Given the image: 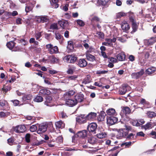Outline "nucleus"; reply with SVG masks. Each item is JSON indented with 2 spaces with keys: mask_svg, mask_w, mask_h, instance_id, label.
<instances>
[{
  "mask_svg": "<svg viewBox=\"0 0 156 156\" xmlns=\"http://www.w3.org/2000/svg\"><path fill=\"white\" fill-rule=\"evenodd\" d=\"M47 129V126L44 123L37 124V132L38 134H42L45 132Z\"/></svg>",
  "mask_w": 156,
  "mask_h": 156,
  "instance_id": "nucleus-1",
  "label": "nucleus"
},
{
  "mask_svg": "<svg viewBox=\"0 0 156 156\" xmlns=\"http://www.w3.org/2000/svg\"><path fill=\"white\" fill-rule=\"evenodd\" d=\"M77 59V57L74 55H68L64 57V59L68 63H73Z\"/></svg>",
  "mask_w": 156,
  "mask_h": 156,
  "instance_id": "nucleus-2",
  "label": "nucleus"
},
{
  "mask_svg": "<svg viewBox=\"0 0 156 156\" xmlns=\"http://www.w3.org/2000/svg\"><path fill=\"white\" fill-rule=\"evenodd\" d=\"M46 46L47 48L51 54L57 53L58 52V48L56 46H54L53 45L49 44L47 45Z\"/></svg>",
  "mask_w": 156,
  "mask_h": 156,
  "instance_id": "nucleus-3",
  "label": "nucleus"
},
{
  "mask_svg": "<svg viewBox=\"0 0 156 156\" xmlns=\"http://www.w3.org/2000/svg\"><path fill=\"white\" fill-rule=\"evenodd\" d=\"M93 50V48L90 47L89 49L87 50L85 53L86 58L88 60L93 61L95 59V58L94 56L89 53L91 52Z\"/></svg>",
  "mask_w": 156,
  "mask_h": 156,
  "instance_id": "nucleus-4",
  "label": "nucleus"
},
{
  "mask_svg": "<svg viewBox=\"0 0 156 156\" xmlns=\"http://www.w3.org/2000/svg\"><path fill=\"white\" fill-rule=\"evenodd\" d=\"M14 131L17 133H23L26 130V128L23 125H20L14 128Z\"/></svg>",
  "mask_w": 156,
  "mask_h": 156,
  "instance_id": "nucleus-5",
  "label": "nucleus"
},
{
  "mask_svg": "<svg viewBox=\"0 0 156 156\" xmlns=\"http://www.w3.org/2000/svg\"><path fill=\"white\" fill-rule=\"evenodd\" d=\"M58 24L60 27L63 29H66L69 26V24L67 21L62 20L58 22Z\"/></svg>",
  "mask_w": 156,
  "mask_h": 156,
  "instance_id": "nucleus-6",
  "label": "nucleus"
},
{
  "mask_svg": "<svg viewBox=\"0 0 156 156\" xmlns=\"http://www.w3.org/2000/svg\"><path fill=\"white\" fill-rule=\"evenodd\" d=\"M144 70L141 69L140 71L137 73H132L131 76L132 78L135 79H138L141 77L144 73Z\"/></svg>",
  "mask_w": 156,
  "mask_h": 156,
  "instance_id": "nucleus-7",
  "label": "nucleus"
},
{
  "mask_svg": "<svg viewBox=\"0 0 156 156\" xmlns=\"http://www.w3.org/2000/svg\"><path fill=\"white\" fill-rule=\"evenodd\" d=\"M121 27L124 32H127L130 29L129 24L126 21H123L121 24Z\"/></svg>",
  "mask_w": 156,
  "mask_h": 156,
  "instance_id": "nucleus-8",
  "label": "nucleus"
},
{
  "mask_svg": "<svg viewBox=\"0 0 156 156\" xmlns=\"http://www.w3.org/2000/svg\"><path fill=\"white\" fill-rule=\"evenodd\" d=\"M44 104L46 106L49 107L53 106L54 104L51 97L49 96H46V101L44 102Z\"/></svg>",
  "mask_w": 156,
  "mask_h": 156,
  "instance_id": "nucleus-9",
  "label": "nucleus"
},
{
  "mask_svg": "<svg viewBox=\"0 0 156 156\" xmlns=\"http://www.w3.org/2000/svg\"><path fill=\"white\" fill-rule=\"evenodd\" d=\"M118 133L120 137L124 138H125L128 133V131L125 128L120 129L118 131Z\"/></svg>",
  "mask_w": 156,
  "mask_h": 156,
  "instance_id": "nucleus-10",
  "label": "nucleus"
},
{
  "mask_svg": "<svg viewBox=\"0 0 156 156\" xmlns=\"http://www.w3.org/2000/svg\"><path fill=\"white\" fill-rule=\"evenodd\" d=\"M76 121L80 123H82L86 122V116L85 115H81L77 116L76 118Z\"/></svg>",
  "mask_w": 156,
  "mask_h": 156,
  "instance_id": "nucleus-11",
  "label": "nucleus"
},
{
  "mask_svg": "<svg viewBox=\"0 0 156 156\" xmlns=\"http://www.w3.org/2000/svg\"><path fill=\"white\" fill-rule=\"evenodd\" d=\"M97 128V125L95 123H90L87 126V129L89 132H94Z\"/></svg>",
  "mask_w": 156,
  "mask_h": 156,
  "instance_id": "nucleus-12",
  "label": "nucleus"
},
{
  "mask_svg": "<svg viewBox=\"0 0 156 156\" xmlns=\"http://www.w3.org/2000/svg\"><path fill=\"white\" fill-rule=\"evenodd\" d=\"M156 41V37H151L149 39L146 40L144 41L145 45H150L152 44Z\"/></svg>",
  "mask_w": 156,
  "mask_h": 156,
  "instance_id": "nucleus-13",
  "label": "nucleus"
},
{
  "mask_svg": "<svg viewBox=\"0 0 156 156\" xmlns=\"http://www.w3.org/2000/svg\"><path fill=\"white\" fill-rule=\"evenodd\" d=\"M118 121V119L115 117H110L107 119V121L108 124L113 125L115 124Z\"/></svg>",
  "mask_w": 156,
  "mask_h": 156,
  "instance_id": "nucleus-14",
  "label": "nucleus"
},
{
  "mask_svg": "<svg viewBox=\"0 0 156 156\" xmlns=\"http://www.w3.org/2000/svg\"><path fill=\"white\" fill-rule=\"evenodd\" d=\"M74 99L77 104L78 102H80L83 101L84 95L82 94H78L75 96Z\"/></svg>",
  "mask_w": 156,
  "mask_h": 156,
  "instance_id": "nucleus-15",
  "label": "nucleus"
},
{
  "mask_svg": "<svg viewBox=\"0 0 156 156\" xmlns=\"http://www.w3.org/2000/svg\"><path fill=\"white\" fill-rule=\"evenodd\" d=\"M36 21L38 23L46 22L48 21V19L46 16H40L36 17Z\"/></svg>",
  "mask_w": 156,
  "mask_h": 156,
  "instance_id": "nucleus-16",
  "label": "nucleus"
},
{
  "mask_svg": "<svg viewBox=\"0 0 156 156\" xmlns=\"http://www.w3.org/2000/svg\"><path fill=\"white\" fill-rule=\"evenodd\" d=\"M87 62L84 58L80 59L78 61V65L80 67H84L87 65Z\"/></svg>",
  "mask_w": 156,
  "mask_h": 156,
  "instance_id": "nucleus-17",
  "label": "nucleus"
},
{
  "mask_svg": "<svg viewBox=\"0 0 156 156\" xmlns=\"http://www.w3.org/2000/svg\"><path fill=\"white\" fill-rule=\"evenodd\" d=\"M51 92L49 90L45 88H43L41 89L39 91V93L43 95H46L47 96H49Z\"/></svg>",
  "mask_w": 156,
  "mask_h": 156,
  "instance_id": "nucleus-18",
  "label": "nucleus"
},
{
  "mask_svg": "<svg viewBox=\"0 0 156 156\" xmlns=\"http://www.w3.org/2000/svg\"><path fill=\"white\" fill-rule=\"evenodd\" d=\"M97 116V113L95 112H91L86 116V119L92 120L95 119Z\"/></svg>",
  "mask_w": 156,
  "mask_h": 156,
  "instance_id": "nucleus-19",
  "label": "nucleus"
},
{
  "mask_svg": "<svg viewBox=\"0 0 156 156\" xmlns=\"http://www.w3.org/2000/svg\"><path fill=\"white\" fill-rule=\"evenodd\" d=\"M130 112V108L128 107H124L120 113V115L121 116H123L124 114H129Z\"/></svg>",
  "mask_w": 156,
  "mask_h": 156,
  "instance_id": "nucleus-20",
  "label": "nucleus"
},
{
  "mask_svg": "<svg viewBox=\"0 0 156 156\" xmlns=\"http://www.w3.org/2000/svg\"><path fill=\"white\" fill-rule=\"evenodd\" d=\"M32 98V96L30 94L25 95L23 97L22 99L24 103H26L29 102Z\"/></svg>",
  "mask_w": 156,
  "mask_h": 156,
  "instance_id": "nucleus-21",
  "label": "nucleus"
},
{
  "mask_svg": "<svg viewBox=\"0 0 156 156\" xmlns=\"http://www.w3.org/2000/svg\"><path fill=\"white\" fill-rule=\"evenodd\" d=\"M77 136L80 138H84L87 136V131L84 130L78 132L77 134Z\"/></svg>",
  "mask_w": 156,
  "mask_h": 156,
  "instance_id": "nucleus-22",
  "label": "nucleus"
},
{
  "mask_svg": "<svg viewBox=\"0 0 156 156\" xmlns=\"http://www.w3.org/2000/svg\"><path fill=\"white\" fill-rule=\"evenodd\" d=\"M129 87L126 85H123L119 90L120 94L122 95L124 94L126 92L127 89Z\"/></svg>",
  "mask_w": 156,
  "mask_h": 156,
  "instance_id": "nucleus-23",
  "label": "nucleus"
},
{
  "mask_svg": "<svg viewBox=\"0 0 156 156\" xmlns=\"http://www.w3.org/2000/svg\"><path fill=\"white\" fill-rule=\"evenodd\" d=\"M66 104L69 106H73L76 104V102L75 100L71 99H68L66 101Z\"/></svg>",
  "mask_w": 156,
  "mask_h": 156,
  "instance_id": "nucleus-24",
  "label": "nucleus"
},
{
  "mask_svg": "<svg viewBox=\"0 0 156 156\" xmlns=\"http://www.w3.org/2000/svg\"><path fill=\"white\" fill-rule=\"evenodd\" d=\"M156 71V68L154 67H151L148 68L146 70V73L148 75H150L154 73Z\"/></svg>",
  "mask_w": 156,
  "mask_h": 156,
  "instance_id": "nucleus-25",
  "label": "nucleus"
},
{
  "mask_svg": "<svg viewBox=\"0 0 156 156\" xmlns=\"http://www.w3.org/2000/svg\"><path fill=\"white\" fill-rule=\"evenodd\" d=\"M106 113L108 115L114 116L115 115L116 112L115 109L110 108L106 111Z\"/></svg>",
  "mask_w": 156,
  "mask_h": 156,
  "instance_id": "nucleus-26",
  "label": "nucleus"
},
{
  "mask_svg": "<svg viewBox=\"0 0 156 156\" xmlns=\"http://www.w3.org/2000/svg\"><path fill=\"white\" fill-rule=\"evenodd\" d=\"M116 38L113 37L112 39L107 38L105 39V41L108 43L109 46H112L113 45V43H115L116 41Z\"/></svg>",
  "mask_w": 156,
  "mask_h": 156,
  "instance_id": "nucleus-27",
  "label": "nucleus"
},
{
  "mask_svg": "<svg viewBox=\"0 0 156 156\" xmlns=\"http://www.w3.org/2000/svg\"><path fill=\"white\" fill-rule=\"evenodd\" d=\"M117 58L119 61H123L125 58V55L123 52L120 53L117 55Z\"/></svg>",
  "mask_w": 156,
  "mask_h": 156,
  "instance_id": "nucleus-28",
  "label": "nucleus"
},
{
  "mask_svg": "<svg viewBox=\"0 0 156 156\" xmlns=\"http://www.w3.org/2000/svg\"><path fill=\"white\" fill-rule=\"evenodd\" d=\"M58 0H51L50 1L51 4L53 8H57L59 6V5L58 3Z\"/></svg>",
  "mask_w": 156,
  "mask_h": 156,
  "instance_id": "nucleus-29",
  "label": "nucleus"
},
{
  "mask_svg": "<svg viewBox=\"0 0 156 156\" xmlns=\"http://www.w3.org/2000/svg\"><path fill=\"white\" fill-rule=\"evenodd\" d=\"M55 125L56 127L59 128H62L65 126L64 123L61 121L56 122Z\"/></svg>",
  "mask_w": 156,
  "mask_h": 156,
  "instance_id": "nucleus-30",
  "label": "nucleus"
},
{
  "mask_svg": "<svg viewBox=\"0 0 156 156\" xmlns=\"http://www.w3.org/2000/svg\"><path fill=\"white\" fill-rule=\"evenodd\" d=\"M131 23L133 30L131 32V33H133L137 30L138 28V26L136 21L132 22Z\"/></svg>",
  "mask_w": 156,
  "mask_h": 156,
  "instance_id": "nucleus-31",
  "label": "nucleus"
},
{
  "mask_svg": "<svg viewBox=\"0 0 156 156\" xmlns=\"http://www.w3.org/2000/svg\"><path fill=\"white\" fill-rule=\"evenodd\" d=\"M129 17L130 22L135 21V16L134 13L131 12H129Z\"/></svg>",
  "mask_w": 156,
  "mask_h": 156,
  "instance_id": "nucleus-32",
  "label": "nucleus"
},
{
  "mask_svg": "<svg viewBox=\"0 0 156 156\" xmlns=\"http://www.w3.org/2000/svg\"><path fill=\"white\" fill-rule=\"evenodd\" d=\"M90 76L89 75H87L83 80L82 83L86 84L90 82Z\"/></svg>",
  "mask_w": 156,
  "mask_h": 156,
  "instance_id": "nucleus-33",
  "label": "nucleus"
},
{
  "mask_svg": "<svg viewBox=\"0 0 156 156\" xmlns=\"http://www.w3.org/2000/svg\"><path fill=\"white\" fill-rule=\"evenodd\" d=\"M10 115V113L9 112H4L2 111L0 112V118H5Z\"/></svg>",
  "mask_w": 156,
  "mask_h": 156,
  "instance_id": "nucleus-34",
  "label": "nucleus"
},
{
  "mask_svg": "<svg viewBox=\"0 0 156 156\" xmlns=\"http://www.w3.org/2000/svg\"><path fill=\"white\" fill-rule=\"evenodd\" d=\"M144 127L145 129H151L152 127H153V124L151 122H149L146 124L144 125Z\"/></svg>",
  "mask_w": 156,
  "mask_h": 156,
  "instance_id": "nucleus-35",
  "label": "nucleus"
},
{
  "mask_svg": "<svg viewBox=\"0 0 156 156\" xmlns=\"http://www.w3.org/2000/svg\"><path fill=\"white\" fill-rule=\"evenodd\" d=\"M88 142L91 144H94L97 142V139L96 138L92 137L89 138L88 140Z\"/></svg>",
  "mask_w": 156,
  "mask_h": 156,
  "instance_id": "nucleus-36",
  "label": "nucleus"
},
{
  "mask_svg": "<svg viewBox=\"0 0 156 156\" xmlns=\"http://www.w3.org/2000/svg\"><path fill=\"white\" fill-rule=\"evenodd\" d=\"M147 115L149 118H152L156 116V113L153 112L148 111L147 112Z\"/></svg>",
  "mask_w": 156,
  "mask_h": 156,
  "instance_id": "nucleus-37",
  "label": "nucleus"
},
{
  "mask_svg": "<svg viewBox=\"0 0 156 156\" xmlns=\"http://www.w3.org/2000/svg\"><path fill=\"white\" fill-rule=\"evenodd\" d=\"M76 69V67L73 66H72L70 67L68 69L67 73L69 74H73L74 70H75Z\"/></svg>",
  "mask_w": 156,
  "mask_h": 156,
  "instance_id": "nucleus-38",
  "label": "nucleus"
},
{
  "mask_svg": "<svg viewBox=\"0 0 156 156\" xmlns=\"http://www.w3.org/2000/svg\"><path fill=\"white\" fill-rule=\"evenodd\" d=\"M68 45L67 48L69 50H72L74 48V46L73 44V42L72 41H69L68 42Z\"/></svg>",
  "mask_w": 156,
  "mask_h": 156,
  "instance_id": "nucleus-39",
  "label": "nucleus"
},
{
  "mask_svg": "<svg viewBox=\"0 0 156 156\" xmlns=\"http://www.w3.org/2000/svg\"><path fill=\"white\" fill-rule=\"evenodd\" d=\"M106 136V134L105 132H101L97 134V136L100 139L105 138Z\"/></svg>",
  "mask_w": 156,
  "mask_h": 156,
  "instance_id": "nucleus-40",
  "label": "nucleus"
},
{
  "mask_svg": "<svg viewBox=\"0 0 156 156\" xmlns=\"http://www.w3.org/2000/svg\"><path fill=\"white\" fill-rule=\"evenodd\" d=\"M43 100V98L40 96H37L34 99V101L36 102H42Z\"/></svg>",
  "mask_w": 156,
  "mask_h": 156,
  "instance_id": "nucleus-41",
  "label": "nucleus"
},
{
  "mask_svg": "<svg viewBox=\"0 0 156 156\" xmlns=\"http://www.w3.org/2000/svg\"><path fill=\"white\" fill-rule=\"evenodd\" d=\"M15 44L13 41H10L7 44V47L10 49H12L14 47Z\"/></svg>",
  "mask_w": 156,
  "mask_h": 156,
  "instance_id": "nucleus-42",
  "label": "nucleus"
},
{
  "mask_svg": "<svg viewBox=\"0 0 156 156\" xmlns=\"http://www.w3.org/2000/svg\"><path fill=\"white\" fill-rule=\"evenodd\" d=\"M50 60L51 63H58L59 59L58 58L52 56L50 58Z\"/></svg>",
  "mask_w": 156,
  "mask_h": 156,
  "instance_id": "nucleus-43",
  "label": "nucleus"
},
{
  "mask_svg": "<svg viewBox=\"0 0 156 156\" xmlns=\"http://www.w3.org/2000/svg\"><path fill=\"white\" fill-rule=\"evenodd\" d=\"M127 37L126 35H124L123 37H119L118 40L122 43L125 42L127 40Z\"/></svg>",
  "mask_w": 156,
  "mask_h": 156,
  "instance_id": "nucleus-44",
  "label": "nucleus"
},
{
  "mask_svg": "<svg viewBox=\"0 0 156 156\" xmlns=\"http://www.w3.org/2000/svg\"><path fill=\"white\" fill-rule=\"evenodd\" d=\"M30 130L31 132H34L37 130V124L36 125H33L30 128Z\"/></svg>",
  "mask_w": 156,
  "mask_h": 156,
  "instance_id": "nucleus-45",
  "label": "nucleus"
},
{
  "mask_svg": "<svg viewBox=\"0 0 156 156\" xmlns=\"http://www.w3.org/2000/svg\"><path fill=\"white\" fill-rule=\"evenodd\" d=\"M77 23L80 27H83L85 25L84 22L81 20H76Z\"/></svg>",
  "mask_w": 156,
  "mask_h": 156,
  "instance_id": "nucleus-46",
  "label": "nucleus"
},
{
  "mask_svg": "<svg viewBox=\"0 0 156 156\" xmlns=\"http://www.w3.org/2000/svg\"><path fill=\"white\" fill-rule=\"evenodd\" d=\"M8 104V102L5 100H0V105L2 107L7 105Z\"/></svg>",
  "mask_w": 156,
  "mask_h": 156,
  "instance_id": "nucleus-47",
  "label": "nucleus"
},
{
  "mask_svg": "<svg viewBox=\"0 0 156 156\" xmlns=\"http://www.w3.org/2000/svg\"><path fill=\"white\" fill-rule=\"evenodd\" d=\"M109 0H98V2L99 5H104L107 3Z\"/></svg>",
  "mask_w": 156,
  "mask_h": 156,
  "instance_id": "nucleus-48",
  "label": "nucleus"
},
{
  "mask_svg": "<svg viewBox=\"0 0 156 156\" xmlns=\"http://www.w3.org/2000/svg\"><path fill=\"white\" fill-rule=\"evenodd\" d=\"M33 7V6H30V5H27L25 8V11L27 12H29L31 11Z\"/></svg>",
  "mask_w": 156,
  "mask_h": 156,
  "instance_id": "nucleus-49",
  "label": "nucleus"
},
{
  "mask_svg": "<svg viewBox=\"0 0 156 156\" xmlns=\"http://www.w3.org/2000/svg\"><path fill=\"white\" fill-rule=\"evenodd\" d=\"M89 19L92 22L94 21L98 22L100 20L99 18L97 16H94L93 17H90Z\"/></svg>",
  "mask_w": 156,
  "mask_h": 156,
  "instance_id": "nucleus-50",
  "label": "nucleus"
},
{
  "mask_svg": "<svg viewBox=\"0 0 156 156\" xmlns=\"http://www.w3.org/2000/svg\"><path fill=\"white\" fill-rule=\"evenodd\" d=\"M135 142L134 141H133L132 142H126L124 143H123L121 144V146H123L124 145H125L126 147H128L129 146L131 145L132 144H133Z\"/></svg>",
  "mask_w": 156,
  "mask_h": 156,
  "instance_id": "nucleus-51",
  "label": "nucleus"
},
{
  "mask_svg": "<svg viewBox=\"0 0 156 156\" xmlns=\"http://www.w3.org/2000/svg\"><path fill=\"white\" fill-rule=\"evenodd\" d=\"M126 15V13L123 12H119L117 13L116 14V17L117 18H119L125 16Z\"/></svg>",
  "mask_w": 156,
  "mask_h": 156,
  "instance_id": "nucleus-52",
  "label": "nucleus"
},
{
  "mask_svg": "<svg viewBox=\"0 0 156 156\" xmlns=\"http://www.w3.org/2000/svg\"><path fill=\"white\" fill-rule=\"evenodd\" d=\"M140 103L141 104L143 105L149 104V102L146 101L144 98H142L140 101Z\"/></svg>",
  "mask_w": 156,
  "mask_h": 156,
  "instance_id": "nucleus-53",
  "label": "nucleus"
},
{
  "mask_svg": "<svg viewBox=\"0 0 156 156\" xmlns=\"http://www.w3.org/2000/svg\"><path fill=\"white\" fill-rule=\"evenodd\" d=\"M134 134L133 133H130L128 135V134L125 138L129 140H131L134 138Z\"/></svg>",
  "mask_w": 156,
  "mask_h": 156,
  "instance_id": "nucleus-54",
  "label": "nucleus"
},
{
  "mask_svg": "<svg viewBox=\"0 0 156 156\" xmlns=\"http://www.w3.org/2000/svg\"><path fill=\"white\" fill-rule=\"evenodd\" d=\"M63 97L65 100L67 101L70 97V96L66 92L63 95Z\"/></svg>",
  "mask_w": 156,
  "mask_h": 156,
  "instance_id": "nucleus-55",
  "label": "nucleus"
},
{
  "mask_svg": "<svg viewBox=\"0 0 156 156\" xmlns=\"http://www.w3.org/2000/svg\"><path fill=\"white\" fill-rule=\"evenodd\" d=\"M50 28L51 29H56L58 28V26L56 24L54 23L51 25Z\"/></svg>",
  "mask_w": 156,
  "mask_h": 156,
  "instance_id": "nucleus-56",
  "label": "nucleus"
},
{
  "mask_svg": "<svg viewBox=\"0 0 156 156\" xmlns=\"http://www.w3.org/2000/svg\"><path fill=\"white\" fill-rule=\"evenodd\" d=\"M30 135L29 133L26 134L25 136V139L26 142L29 143L30 142Z\"/></svg>",
  "mask_w": 156,
  "mask_h": 156,
  "instance_id": "nucleus-57",
  "label": "nucleus"
},
{
  "mask_svg": "<svg viewBox=\"0 0 156 156\" xmlns=\"http://www.w3.org/2000/svg\"><path fill=\"white\" fill-rule=\"evenodd\" d=\"M11 89V87L10 86L8 87H3L2 89L5 92H6L8 91L9 90Z\"/></svg>",
  "mask_w": 156,
  "mask_h": 156,
  "instance_id": "nucleus-58",
  "label": "nucleus"
},
{
  "mask_svg": "<svg viewBox=\"0 0 156 156\" xmlns=\"http://www.w3.org/2000/svg\"><path fill=\"white\" fill-rule=\"evenodd\" d=\"M97 34L99 38L101 39L104 38V34L103 33L101 32H98L97 33Z\"/></svg>",
  "mask_w": 156,
  "mask_h": 156,
  "instance_id": "nucleus-59",
  "label": "nucleus"
},
{
  "mask_svg": "<svg viewBox=\"0 0 156 156\" xmlns=\"http://www.w3.org/2000/svg\"><path fill=\"white\" fill-rule=\"evenodd\" d=\"M41 36V32H38L36 33L35 34V37L37 40H38L39 38H40Z\"/></svg>",
  "mask_w": 156,
  "mask_h": 156,
  "instance_id": "nucleus-60",
  "label": "nucleus"
},
{
  "mask_svg": "<svg viewBox=\"0 0 156 156\" xmlns=\"http://www.w3.org/2000/svg\"><path fill=\"white\" fill-rule=\"evenodd\" d=\"M145 134L142 131L138 132L136 134V136H140L144 137L145 136Z\"/></svg>",
  "mask_w": 156,
  "mask_h": 156,
  "instance_id": "nucleus-61",
  "label": "nucleus"
},
{
  "mask_svg": "<svg viewBox=\"0 0 156 156\" xmlns=\"http://www.w3.org/2000/svg\"><path fill=\"white\" fill-rule=\"evenodd\" d=\"M12 101L13 102L15 106H17L19 104V101L17 100H12Z\"/></svg>",
  "mask_w": 156,
  "mask_h": 156,
  "instance_id": "nucleus-62",
  "label": "nucleus"
},
{
  "mask_svg": "<svg viewBox=\"0 0 156 156\" xmlns=\"http://www.w3.org/2000/svg\"><path fill=\"white\" fill-rule=\"evenodd\" d=\"M9 15L10 16H15L18 15V12L16 11H13L12 12L9 13Z\"/></svg>",
  "mask_w": 156,
  "mask_h": 156,
  "instance_id": "nucleus-63",
  "label": "nucleus"
},
{
  "mask_svg": "<svg viewBox=\"0 0 156 156\" xmlns=\"http://www.w3.org/2000/svg\"><path fill=\"white\" fill-rule=\"evenodd\" d=\"M150 135L152 136L153 138L156 139V132L153 131L150 133Z\"/></svg>",
  "mask_w": 156,
  "mask_h": 156,
  "instance_id": "nucleus-64",
  "label": "nucleus"
}]
</instances>
